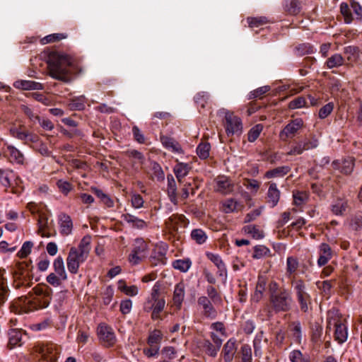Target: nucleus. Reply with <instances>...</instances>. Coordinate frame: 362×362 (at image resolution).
Instances as JSON below:
<instances>
[{
	"mask_svg": "<svg viewBox=\"0 0 362 362\" xmlns=\"http://www.w3.org/2000/svg\"><path fill=\"white\" fill-rule=\"evenodd\" d=\"M49 75L57 80L68 83L72 81L77 68L72 59L64 54L51 53L47 60Z\"/></svg>",
	"mask_w": 362,
	"mask_h": 362,
	"instance_id": "1",
	"label": "nucleus"
},
{
	"mask_svg": "<svg viewBox=\"0 0 362 362\" xmlns=\"http://www.w3.org/2000/svg\"><path fill=\"white\" fill-rule=\"evenodd\" d=\"M269 303L272 308L276 313L288 312L293 306V299L291 291L285 288L280 287L275 281L268 284Z\"/></svg>",
	"mask_w": 362,
	"mask_h": 362,
	"instance_id": "2",
	"label": "nucleus"
},
{
	"mask_svg": "<svg viewBox=\"0 0 362 362\" xmlns=\"http://www.w3.org/2000/svg\"><path fill=\"white\" fill-rule=\"evenodd\" d=\"M33 290L35 296L33 298L21 296L15 299L11 304V311L16 314H23L45 308V294L43 286L38 285Z\"/></svg>",
	"mask_w": 362,
	"mask_h": 362,
	"instance_id": "3",
	"label": "nucleus"
},
{
	"mask_svg": "<svg viewBox=\"0 0 362 362\" xmlns=\"http://www.w3.org/2000/svg\"><path fill=\"white\" fill-rule=\"evenodd\" d=\"M91 236L85 235L80 241L78 247H71L66 257V265L69 272L76 274L79 267L88 259L91 250Z\"/></svg>",
	"mask_w": 362,
	"mask_h": 362,
	"instance_id": "4",
	"label": "nucleus"
},
{
	"mask_svg": "<svg viewBox=\"0 0 362 362\" xmlns=\"http://www.w3.org/2000/svg\"><path fill=\"white\" fill-rule=\"evenodd\" d=\"M327 330H331L332 327L334 328V339L342 344L346 341L348 337L346 320L337 309L332 308L327 313Z\"/></svg>",
	"mask_w": 362,
	"mask_h": 362,
	"instance_id": "5",
	"label": "nucleus"
},
{
	"mask_svg": "<svg viewBox=\"0 0 362 362\" xmlns=\"http://www.w3.org/2000/svg\"><path fill=\"white\" fill-rule=\"evenodd\" d=\"M291 286L293 288L300 310L303 313L308 312L311 307L312 299L307 291L305 282L301 279H293L291 281Z\"/></svg>",
	"mask_w": 362,
	"mask_h": 362,
	"instance_id": "6",
	"label": "nucleus"
},
{
	"mask_svg": "<svg viewBox=\"0 0 362 362\" xmlns=\"http://www.w3.org/2000/svg\"><path fill=\"white\" fill-rule=\"evenodd\" d=\"M148 245L142 238L135 240L129 260L133 264H138L148 255Z\"/></svg>",
	"mask_w": 362,
	"mask_h": 362,
	"instance_id": "7",
	"label": "nucleus"
},
{
	"mask_svg": "<svg viewBox=\"0 0 362 362\" xmlns=\"http://www.w3.org/2000/svg\"><path fill=\"white\" fill-rule=\"evenodd\" d=\"M11 133L13 136L18 139L24 140L25 142L30 141L33 144V148L39 151L42 155L45 153V148L42 144H40L38 136L28 134L22 128H12Z\"/></svg>",
	"mask_w": 362,
	"mask_h": 362,
	"instance_id": "8",
	"label": "nucleus"
},
{
	"mask_svg": "<svg viewBox=\"0 0 362 362\" xmlns=\"http://www.w3.org/2000/svg\"><path fill=\"white\" fill-rule=\"evenodd\" d=\"M224 126L228 136L234 134L240 135L243 132L242 120L233 112L227 111L226 112Z\"/></svg>",
	"mask_w": 362,
	"mask_h": 362,
	"instance_id": "9",
	"label": "nucleus"
},
{
	"mask_svg": "<svg viewBox=\"0 0 362 362\" xmlns=\"http://www.w3.org/2000/svg\"><path fill=\"white\" fill-rule=\"evenodd\" d=\"M98 335L100 343L105 347H112L117 341V339L112 329L105 324H100L98 326Z\"/></svg>",
	"mask_w": 362,
	"mask_h": 362,
	"instance_id": "10",
	"label": "nucleus"
},
{
	"mask_svg": "<svg viewBox=\"0 0 362 362\" xmlns=\"http://www.w3.org/2000/svg\"><path fill=\"white\" fill-rule=\"evenodd\" d=\"M27 209L36 217L37 220V233L42 237L45 236V223L44 222L45 216L43 212V206L42 204H37L32 202L28 204Z\"/></svg>",
	"mask_w": 362,
	"mask_h": 362,
	"instance_id": "11",
	"label": "nucleus"
},
{
	"mask_svg": "<svg viewBox=\"0 0 362 362\" xmlns=\"http://www.w3.org/2000/svg\"><path fill=\"white\" fill-rule=\"evenodd\" d=\"M303 127V121L300 118H296L287 124L279 133L281 140L286 141L288 139H292L297 132Z\"/></svg>",
	"mask_w": 362,
	"mask_h": 362,
	"instance_id": "12",
	"label": "nucleus"
},
{
	"mask_svg": "<svg viewBox=\"0 0 362 362\" xmlns=\"http://www.w3.org/2000/svg\"><path fill=\"white\" fill-rule=\"evenodd\" d=\"M197 304L202 309V314L205 317L213 320L217 317V311L208 297L205 296L199 297Z\"/></svg>",
	"mask_w": 362,
	"mask_h": 362,
	"instance_id": "13",
	"label": "nucleus"
},
{
	"mask_svg": "<svg viewBox=\"0 0 362 362\" xmlns=\"http://www.w3.org/2000/svg\"><path fill=\"white\" fill-rule=\"evenodd\" d=\"M185 296V285L184 282L180 281L175 286L172 299V307L177 310L182 308V303Z\"/></svg>",
	"mask_w": 362,
	"mask_h": 362,
	"instance_id": "14",
	"label": "nucleus"
},
{
	"mask_svg": "<svg viewBox=\"0 0 362 362\" xmlns=\"http://www.w3.org/2000/svg\"><path fill=\"white\" fill-rule=\"evenodd\" d=\"M215 190L223 194H230L233 191L234 185L226 176H219L215 180Z\"/></svg>",
	"mask_w": 362,
	"mask_h": 362,
	"instance_id": "15",
	"label": "nucleus"
},
{
	"mask_svg": "<svg viewBox=\"0 0 362 362\" xmlns=\"http://www.w3.org/2000/svg\"><path fill=\"white\" fill-rule=\"evenodd\" d=\"M165 306V300H158L156 303H151L150 301L147 303L145 305V310L149 311L152 310L151 313V318L153 320H162L160 316L161 312L163 310Z\"/></svg>",
	"mask_w": 362,
	"mask_h": 362,
	"instance_id": "16",
	"label": "nucleus"
},
{
	"mask_svg": "<svg viewBox=\"0 0 362 362\" xmlns=\"http://www.w3.org/2000/svg\"><path fill=\"white\" fill-rule=\"evenodd\" d=\"M5 270L0 267V317L4 314L3 307L8 296V286L4 277Z\"/></svg>",
	"mask_w": 362,
	"mask_h": 362,
	"instance_id": "17",
	"label": "nucleus"
},
{
	"mask_svg": "<svg viewBox=\"0 0 362 362\" xmlns=\"http://www.w3.org/2000/svg\"><path fill=\"white\" fill-rule=\"evenodd\" d=\"M281 192L275 182H271L267 194V203L273 208L277 205L280 199Z\"/></svg>",
	"mask_w": 362,
	"mask_h": 362,
	"instance_id": "18",
	"label": "nucleus"
},
{
	"mask_svg": "<svg viewBox=\"0 0 362 362\" xmlns=\"http://www.w3.org/2000/svg\"><path fill=\"white\" fill-rule=\"evenodd\" d=\"M168 180V186H167V193L168 196L172 203L175 205L178 204V199L180 196L177 194V185L173 175H168L167 177Z\"/></svg>",
	"mask_w": 362,
	"mask_h": 362,
	"instance_id": "19",
	"label": "nucleus"
},
{
	"mask_svg": "<svg viewBox=\"0 0 362 362\" xmlns=\"http://www.w3.org/2000/svg\"><path fill=\"white\" fill-rule=\"evenodd\" d=\"M332 257V250L327 243H322L319 249L317 264L320 267L325 265Z\"/></svg>",
	"mask_w": 362,
	"mask_h": 362,
	"instance_id": "20",
	"label": "nucleus"
},
{
	"mask_svg": "<svg viewBox=\"0 0 362 362\" xmlns=\"http://www.w3.org/2000/svg\"><path fill=\"white\" fill-rule=\"evenodd\" d=\"M160 141L163 146L175 153H182L183 151L180 144L173 138L167 136H161Z\"/></svg>",
	"mask_w": 362,
	"mask_h": 362,
	"instance_id": "21",
	"label": "nucleus"
},
{
	"mask_svg": "<svg viewBox=\"0 0 362 362\" xmlns=\"http://www.w3.org/2000/svg\"><path fill=\"white\" fill-rule=\"evenodd\" d=\"M122 217L123 221L133 228L143 229L147 226L146 221L130 214H123Z\"/></svg>",
	"mask_w": 362,
	"mask_h": 362,
	"instance_id": "22",
	"label": "nucleus"
},
{
	"mask_svg": "<svg viewBox=\"0 0 362 362\" xmlns=\"http://www.w3.org/2000/svg\"><path fill=\"white\" fill-rule=\"evenodd\" d=\"M237 347L235 341L229 339L223 346L222 354L225 362H231L236 352Z\"/></svg>",
	"mask_w": 362,
	"mask_h": 362,
	"instance_id": "23",
	"label": "nucleus"
},
{
	"mask_svg": "<svg viewBox=\"0 0 362 362\" xmlns=\"http://www.w3.org/2000/svg\"><path fill=\"white\" fill-rule=\"evenodd\" d=\"M8 346L11 349L22 345L23 333L21 329H11L8 332Z\"/></svg>",
	"mask_w": 362,
	"mask_h": 362,
	"instance_id": "24",
	"label": "nucleus"
},
{
	"mask_svg": "<svg viewBox=\"0 0 362 362\" xmlns=\"http://www.w3.org/2000/svg\"><path fill=\"white\" fill-rule=\"evenodd\" d=\"M60 232L63 235L71 234L73 228V223L69 216L62 214L59 216Z\"/></svg>",
	"mask_w": 362,
	"mask_h": 362,
	"instance_id": "25",
	"label": "nucleus"
},
{
	"mask_svg": "<svg viewBox=\"0 0 362 362\" xmlns=\"http://www.w3.org/2000/svg\"><path fill=\"white\" fill-rule=\"evenodd\" d=\"M243 208V205L232 198L227 199L222 203V210L226 214L240 211Z\"/></svg>",
	"mask_w": 362,
	"mask_h": 362,
	"instance_id": "26",
	"label": "nucleus"
},
{
	"mask_svg": "<svg viewBox=\"0 0 362 362\" xmlns=\"http://www.w3.org/2000/svg\"><path fill=\"white\" fill-rule=\"evenodd\" d=\"M4 152L6 154V156L8 157L11 162H16L17 163H23V156L15 147H13L12 146H7Z\"/></svg>",
	"mask_w": 362,
	"mask_h": 362,
	"instance_id": "27",
	"label": "nucleus"
},
{
	"mask_svg": "<svg viewBox=\"0 0 362 362\" xmlns=\"http://www.w3.org/2000/svg\"><path fill=\"white\" fill-rule=\"evenodd\" d=\"M13 86L22 90H38L42 88V84L27 80H18L14 82Z\"/></svg>",
	"mask_w": 362,
	"mask_h": 362,
	"instance_id": "28",
	"label": "nucleus"
},
{
	"mask_svg": "<svg viewBox=\"0 0 362 362\" xmlns=\"http://www.w3.org/2000/svg\"><path fill=\"white\" fill-rule=\"evenodd\" d=\"M185 221V216L183 215H175L170 216L166 221H165V225L167 228L173 232L176 231L178 229L179 224L184 223Z\"/></svg>",
	"mask_w": 362,
	"mask_h": 362,
	"instance_id": "29",
	"label": "nucleus"
},
{
	"mask_svg": "<svg viewBox=\"0 0 362 362\" xmlns=\"http://www.w3.org/2000/svg\"><path fill=\"white\" fill-rule=\"evenodd\" d=\"M190 167L188 164L184 163H177L173 169L174 173L180 183L182 179L189 173Z\"/></svg>",
	"mask_w": 362,
	"mask_h": 362,
	"instance_id": "30",
	"label": "nucleus"
},
{
	"mask_svg": "<svg viewBox=\"0 0 362 362\" xmlns=\"http://www.w3.org/2000/svg\"><path fill=\"white\" fill-rule=\"evenodd\" d=\"M90 190L93 193H94L100 199V202L105 205L108 208L113 207L114 202L113 200L107 195L104 193L101 189L92 187Z\"/></svg>",
	"mask_w": 362,
	"mask_h": 362,
	"instance_id": "31",
	"label": "nucleus"
},
{
	"mask_svg": "<svg viewBox=\"0 0 362 362\" xmlns=\"http://www.w3.org/2000/svg\"><path fill=\"white\" fill-rule=\"evenodd\" d=\"M310 330L312 341L314 343L320 342L322 334V326L317 322H311Z\"/></svg>",
	"mask_w": 362,
	"mask_h": 362,
	"instance_id": "32",
	"label": "nucleus"
},
{
	"mask_svg": "<svg viewBox=\"0 0 362 362\" xmlns=\"http://www.w3.org/2000/svg\"><path fill=\"white\" fill-rule=\"evenodd\" d=\"M284 11L291 15H297L300 11V3L298 0H285Z\"/></svg>",
	"mask_w": 362,
	"mask_h": 362,
	"instance_id": "33",
	"label": "nucleus"
},
{
	"mask_svg": "<svg viewBox=\"0 0 362 362\" xmlns=\"http://www.w3.org/2000/svg\"><path fill=\"white\" fill-rule=\"evenodd\" d=\"M289 171L290 168L288 166L278 167L266 172L264 174V177L267 179L281 177L286 175Z\"/></svg>",
	"mask_w": 362,
	"mask_h": 362,
	"instance_id": "34",
	"label": "nucleus"
},
{
	"mask_svg": "<svg viewBox=\"0 0 362 362\" xmlns=\"http://www.w3.org/2000/svg\"><path fill=\"white\" fill-rule=\"evenodd\" d=\"M290 330L295 342L300 344L302 341L301 325L300 322H293L290 325Z\"/></svg>",
	"mask_w": 362,
	"mask_h": 362,
	"instance_id": "35",
	"label": "nucleus"
},
{
	"mask_svg": "<svg viewBox=\"0 0 362 362\" xmlns=\"http://www.w3.org/2000/svg\"><path fill=\"white\" fill-rule=\"evenodd\" d=\"M344 59L340 54H334L327 59L326 66L328 69L339 67L344 64Z\"/></svg>",
	"mask_w": 362,
	"mask_h": 362,
	"instance_id": "36",
	"label": "nucleus"
},
{
	"mask_svg": "<svg viewBox=\"0 0 362 362\" xmlns=\"http://www.w3.org/2000/svg\"><path fill=\"white\" fill-rule=\"evenodd\" d=\"M190 236L191 238L199 245L206 243L208 238L205 231L200 228L193 229L191 232Z\"/></svg>",
	"mask_w": 362,
	"mask_h": 362,
	"instance_id": "37",
	"label": "nucleus"
},
{
	"mask_svg": "<svg viewBox=\"0 0 362 362\" xmlns=\"http://www.w3.org/2000/svg\"><path fill=\"white\" fill-rule=\"evenodd\" d=\"M347 208V202L343 199H337L332 205V211L334 214L337 216H341L345 212Z\"/></svg>",
	"mask_w": 362,
	"mask_h": 362,
	"instance_id": "38",
	"label": "nucleus"
},
{
	"mask_svg": "<svg viewBox=\"0 0 362 362\" xmlns=\"http://www.w3.org/2000/svg\"><path fill=\"white\" fill-rule=\"evenodd\" d=\"M55 272L62 279H66V274L64 265V260L62 257H58L54 262Z\"/></svg>",
	"mask_w": 362,
	"mask_h": 362,
	"instance_id": "39",
	"label": "nucleus"
},
{
	"mask_svg": "<svg viewBox=\"0 0 362 362\" xmlns=\"http://www.w3.org/2000/svg\"><path fill=\"white\" fill-rule=\"evenodd\" d=\"M165 253L160 248H156L151 256V261L153 264L157 265L159 263L164 264Z\"/></svg>",
	"mask_w": 362,
	"mask_h": 362,
	"instance_id": "40",
	"label": "nucleus"
},
{
	"mask_svg": "<svg viewBox=\"0 0 362 362\" xmlns=\"http://www.w3.org/2000/svg\"><path fill=\"white\" fill-rule=\"evenodd\" d=\"M163 334L159 330H154L148 337V344L149 346H157L160 348Z\"/></svg>",
	"mask_w": 362,
	"mask_h": 362,
	"instance_id": "41",
	"label": "nucleus"
},
{
	"mask_svg": "<svg viewBox=\"0 0 362 362\" xmlns=\"http://www.w3.org/2000/svg\"><path fill=\"white\" fill-rule=\"evenodd\" d=\"M263 130V125L257 124L252 127L247 133V140L250 142H254L259 136Z\"/></svg>",
	"mask_w": 362,
	"mask_h": 362,
	"instance_id": "42",
	"label": "nucleus"
},
{
	"mask_svg": "<svg viewBox=\"0 0 362 362\" xmlns=\"http://www.w3.org/2000/svg\"><path fill=\"white\" fill-rule=\"evenodd\" d=\"M192 265V262L189 259H177L173 262V267L182 272H186Z\"/></svg>",
	"mask_w": 362,
	"mask_h": 362,
	"instance_id": "43",
	"label": "nucleus"
},
{
	"mask_svg": "<svg viewBox=\"0 0 362 362\" xmlns=\"http://www.w3.org/2000/svg\"><path fill=\"white\" fill-rule=\"evenodd\" d=\"M247 21L252 28H258L269 23L268 19L264 16L249 17L247 18Z\"/></svg>",
	"mask_w": 362,
	"mask_h": 362,
	"instance_id": "44",
	"label": "nucleus"
},
{
	"mask_svg": "<svg viewBox=\"0 0 362 362\" xmlns=\"http://www.w3.org/2000/svg\"><path fill=\"white\" fill-rule=\"evenodd\" d=\"M203 348L205 352L210 356L216 357L220 348L211 342L209 340H205L203 344Z\"/></svg>",
	"mask_w": 362,
	"mask_h": 362,
	"instance_id": "45",
	"label": "nucleus"
},
{
	"mask_svg": "<svg viewBox=\"0 0 362 362\" xmlns=\"http://www.w3.org/2000/svg\"><path fill=\"white\" fill-rule=\"evenodd\" d=\"M270 255V250L264 245H257L254 247L252 257L254 259H260Z\"/></svg>",
	"mask_w": 362,
	"mask_h": 362,
	"instance_id": "46",
	"label": "nucleus"
},
{
	"mask_svg": "<svg viewBox=\"0 0 362 362\" xmlns=\"http://www.w3.org/2000/svg\"><path fill=\"white\" fill-rule=\"evenodd\" d=\"M206 256L217 267L219 271L222 272L225 269V264L218 255L207 252Z\"/></svg>",
	"mask_w": 362,
	"mask_h": 362,
	"instance_id": "47",
	"label": "nucleus"
},
{
	"mask_svg": "<svg viewBox=\"0 0 362 362\" xmlns=\"http://www.w3.org/2000/svg\"><path fill=\"white\" fill-rule=\"evenodd\" d=\"M86 98L84 96H80L78 98H74L71 100L69 106L71 110H83L85 107Z\"/></svg>",
	"mask_w": 362,
	"mask_h": 362,
	"instance_id": "48",
	"label": "nucleus"
},
{
	"mask_svg": "<svg viewBox=\"0 0 362 362\" xmlns=\"http://www.w3.org/2000/svg\"><path fill=\"white\" fill-rule=\"evenodd\" d=\"M298 267V261L294 257H288L286 260V273L288 275L294 274Z\"/></svg>",
	"mask_w": 362,
	"mask_h": 362,
	"instance_id": "49",
	"label": "nucleus"
},
{
	"mask_svg": "<svg viewBox=\"0 0 362 362\" xmlns=\"http://www.w3.org/2000/svg\"><path fill=\"white\" fill-rule=\"evenodd\" d=\"M242 362H252V349L248 344H243L240 349Z\"/></svg>",
	"mask_w": 362,
	"mask_h": 362,
	"instance_id": "50",
	"label": "nucleus"
},
{
	"mask_svg": "<svg viewBox=\"0 0 362 362\" xmlns=\"http://www.w3.org/2000/svg\"><path fill=\"white\" fill-rule=\"evenodd\" d=\"M210 144L209 143H201L197 148V155L200 158L206 159L209 156Z\"/></svg>",
	"mask_w": 362,
	"mask_h": 362,
	"instance_id": "51",
	"label": "nucleus"
},
{
	"mask_svg": "<svg viewBox=\"0 0 362 362\" xmlns=\"http://www.w3.org/2000/svg\"><path fill=\"white\" fill-rule=\"evenodd\" d=\"M344 54L347 56L349 61H355L359 56V49L354 46H348L344 47Z\"/></svg>",
	"mask_w": 362,
	"mask_h": 362,
	"instance_id": "52",
	"label": "nucleus"
},
{
	"mask_svg": "<svg viewBox=\"0 0 362 362\" xmlns=\"http://www.w3.org/2000/svg\"><path fill=\"white\" fill-rule=\"evenodd\" d=\"M354 167V159L352 158H349L345 159L341 164L340 170L342 173L349 175L350 174Z\"/></svg>",
	"mask_w": 362,
	"mask_h": 362,
	"instance_id": "53",
	"label": "nucleus"
},
{
	"mask_svg": "<svg viewBox=\"0 0 362 362\" xmlns=\"http://www.w3.org/2000/svg\"><path fill=\"white\" fill-rule=\"evenodd\" d=\"M151 177L157 181H163L164 180L165 175L163 170L160 165L156 163L153 164Z\"/></svg>",
	"mask_w": 362,
	"mask_h": 362,
	"instance_id": "54",
	"label": "nucleus"
},
{
	"mask_svg": "<svg viewBox=\"0 0 362 362\" xmlns=\"http://www.w3.org/2000/svg\"><path fill=\"white\" fill-rule=\"evenodd\" d=\"M198 108L204 109L208 104L209 95L205 93H199L194 97Z\"/></svg>",
	"mask_w": 362,
	"mask_h": 362,
	"instance_id": "55",
	"label": "nucleus"
},
{
	"mask_svg": "<svg viewBox=\"0 0 362 362\" xmlns=\"http://www.w3.org/2000/svg\"><path fill=\"white\" fill-rule=\"evenodd\" d=\"M270 90V86L259 87L250 93L249 99L262 98V96Z\"/></svg>",
	"mask_w": 362,
	"mask_h": 362,
	"instance_id": "56",
	"label": "nucleus"
},
{
	"mask_svg": "<svg viewBox=\"0 0 362 362\" xmlns=\"http://www.w3.org/2000/svg\"><path fill=\"white\" fill-rule=\"evenodd\" d=\"M206 293L209 299H210L212 302L214 303H221V296L214 286H208L206 288Z\"/></svg>",
	"mask_w": 362,
	"mask_h": 362,
	"instance_id": "57",
	"label": "nucleus"
},
{
	"mask_svg": "<svg viewBox=\"0 0 362 362\" xmlns=\"http://www.w3.org/2000/svg\"><path fill=\"white\" fill-rule=\"evenodd\" d=\"M33 246V243L31 241L25 242L23 244L21 250L18 252V257L21 259L27 257L28 255L30 253Z\"/></svg>",
	"mask_w": 362,
	"mask_h": 362,
	"instance_id": "58",
	"label": "nucleus"
},
{
	"mask_svg": "<svg viewBox=\"0 0 362 362\" xmlns=\"http://www.w3.org/2000/svg\"><path fill=\"white\" fill-rule=\"evenodd\" d=\"M289 358L291 362H310L308 358L303 355L299 350H294L291 352Z\"/></svg>",
	"mask_w": 362,
	"mask_h": 362,
	"instance_id": "59",
	"label": "nucleus"
},
{
	"mask_svg": "<svg viewBox=\"0 0 362 362\" xmlns=\"http://www.w3.org/2000/svg\"><path fill=\"white\" fill-rule=\"evenodd\" d=\"M340 11L344 18L345 23H350L352 21L353 18L351 9L349 7L348 4L345 3L341 4L340 6Z\"/></svg>",
	"mask_w": 362,
	"mask_h": 362,
	"instance_id": "60",
	"label": "nucleus"
},
{
	"mask_svg": "<svg viewBox=\"0 0 362 362\" xmlns=\"http://www.w3.org/2000/svg\"><path fill=\"white\" fill-rule=\"evenodd\" d=\"M176 350L173 346L164 347L161 351V356L163 359H173L176 356Z\"/></svg>",
	"mask_w": 362,
	"mask_h": 362,
	"instance_id": "61",
	"label": "nucleus"
},
{
	"mask_svg": "<svg viewBox=\"0 0 362 362\" xmlns=\"http://www.w3.org/2000/svg\"><path fill=\"white\" fill-rule=\"evenodd\" d=\"M125 153L127 156H128L129 158L134 159L135 162H137L140 165L143 164L144 157L141 152L136 150H129L127 151Z\"/></svg>",
	"mask_w": 362,
	"mask_h": 362,
	"instance_id": "62",
	"label": "nucleus"
},
{
	"mask_svg": "<svg viewBox=\"0 0 362 362\" xmlns=\"http://www.w3.org/2000/svg\"><path fill=\"white\" fill-rule=\"evenodd\" d=\"M334 109L333 103H328L319 110V117L320 119H325L331 114Z\"/></svg>",
	"mask_w": 362,
	"mask_h": 362,
	"instance_id": "63",
	"label": "nucleus"
},
{
	"mask_svg": "<svg viewBox=\"0 0 362 362\" xmlns=\"http://www.w3.org/2000/svg\"><path fill=\"white\" fill-rule=\"evenodd\" d=\"M351 227L354 230H360L362 228V216L355 215L351 220Z\"/></svg>",
	"mask_w": 362,
	"mask_h": 362,
	"instance_id": "64",
	"label": "nucleus"
}]
</instances>
